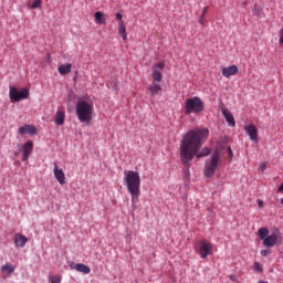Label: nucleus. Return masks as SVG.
Wrapping results in <instances>:
<instances>
[{
    "label": "nucleus",
    "instance_id": "nucleus-27",
    "mask_svg": "<svg viewBox=\"0 0 283 283\" xmlns=\"http://www.w3.org/2000/svg\"><path fill=\"white\" fill-rule=\"evenodd\" d=\"M254 271H256L258 273H262V265H260L259 262L254 263Z\"/></svg>",
    "mask_w": 283,
    "mask_h": 283
},
{
    "label": "nucleus",
    "instance_id": "nucleus-1",
    "mask_svg": "<svg viewBox=\"0 0 283 283\" xmlns=\"http://www.w3.org/2000/svg\"><path fill=\"white\" fill-rule=\"evenodd\" d=\"M209 138V129L207 128H195L188 132L180 144V158L184 165H189L193 158H205L211 154V148L205 147L201 151L205 140Z\"/></svg>",
    "mask_w": 283,
    "mask_h": 283
},
{
    "label": "nucleus",
    "instance_id": "nucleus-19",
    "mask_svg": "<svg viewBox=\"0 0 283 283\" xmlns=\"http://www.w3.org/2000/svg\"><path fill=\"white\" fill-rule=\"evenodd\" d=\"M57 72L62 75L65 76V74H70V72H72V64H61L57 67Z\"/></svg>",
    "mask_w": 283,
    "mask_h": 283
},
{
    "label": "nucleus",
    "instance_id": "nucleus-11",
    "mask_svg": "<svg viewBox=\"0 0 283 283\" xmlns=\"http://www.w3.org/2000/svg\"><path fill=\"white\" fill-rule=\"evenodd\" d=\"M244 130L250 137V140H254V143H258V127H255V125H247L244 126Z\"/></svg>",
    "mask_w": 283,
    "mask_h": 283
},
{
    "label": "nucleus",
    "instance_id": "nucleus-5",
    "mask_svg": "<svg viewBox=\"0 0 283 283\" xmlns=\"http://www.w3.org/2000/svg\"><path fill=\"white\" fill-rule=\"evenodd\" d=\"M205 112V102L198 96L187 98L185 104V114L189 116V114H200Z\"/></svg>",
    "mask_w": 283,
    "mask_h": 283
},
{
    "label": "nucleus",
    "instance_id": "nucleus-26",
    "mask_svg": "<svg viewBox=\"0 0 283 283\" xmlns=\"http://www.w3.org/2000/svg\"><path fill=\"white\" fill-rule=\"evenodd\" d=\"M208 11H209V7H205L203 11H202V14H201V17L199 19L200 25H205V14H207Z\"/></svg>",
    "mask_w": 283,
    "mask_h": 283
},
{
    "label": "nucleus",
    "instance_id": "nucleus-9",
    "mask_svg": "<svg viewBox=\"0 0 283 283\" xmlns=\"http://www.w3.org/2000/svg\"><path fill=\"white\" fill-rule=\"evenodd\" d=\"M69 266L72 271H77V273H84V275H88V273H92V269L83 263H74V261H71L69 263Z\"/></svg>",
    "mask_w": 283,
    "mask_h": 283
},
{
    "label": "nucleus",
    "instance_id": "nucleus-2",
    "mask_svg": "<svg viewBox=\"0 0 283 283\" xmlns=\"http://www.w3.org/2000/svg\"><path fill=\"white\" fill-rule=\"evenodd\" d=\"M124 182L128 193L132 196V205L134 209H136V202H138V198H140V174L134 170H125Z\"/></svg>",
    "mask_w": 283,
    "mask_h": 283
},
{
    "label": "nucleus",
    "instance_id": "nucleus-25",
    "mask_svg": "<svg viewBox=\"0 0 283 283\" xmlns=\"http://www.w3.org/2000/svg\"><path fill=\"white\" fill-rule=\"evenodd\" d=\"M61 274H56V275H50L49 276V281L51 283H61Z\"/></svg>",
    "mask_w": 283,
    "mask_h": 283
},
{
    "label": "nucleus",
    "instance_id": "nucleus-18",
    "mask_svg": "<svg viewBox=\"0 0 283 283\" xmlns=\"http://www.w3.org/2000/svg\"><path fill=\"white\" fill-rule=\"evenodd\" d=\"M64 123H65V112L57 111L55 113V125H57V127H61V125H64Z\"/></svg>",
    "mask_w": 283,
    "mask_h": 283
},
{
    "label": "nucleus",
    "instance_id": "nucleus-3",
    "mask_svg": "<svg viewBox=\"0 0 283 283\" xmlns=\"http://www.w3.org/2000/svg\"><path fill=\"white\" fill-rule=\"evenodd\" d=\"M94 114V106L85 101H80L76 104V115L80 123H90Z\"/></svg>",
    "mask_w": 283,
    "mask_h": 283
},
{
    "label": "nucleus",
    "instance_id": "nucleus-6",
    "mask_svg": "<svg viewBox=\"0 0 283 283\" xmlns=\"http://www.w3.org/2000/svg\"><path fill=\"white\" fill-rule=\"evenodd\" d=\"M260 240L263 241V247L272 248L282 242V238L277 233L273 232L269 235V229L261 228L258 231Z\"/></svg>",
    "mask_w": 283,
    "mask_h": 283
},
{
    "label": "nucleus",
    "instance_id": "nucleus-31",
    "mask_svg": "<svg viewBox=\"0 0 283 283\" xmlns=\"http://www.w3.org/2000/svg\"><path fill=\"white\" fill-rule=\"evenodd\" d=\"M260 171H265L266 170V163H263L260 167H259Z\"/></svg>",
    "mask_w": 283,
    "mask_h": 283
},
{
    "label": "nucleus",
    "instance_id": "nucleus-38",
    "mask_svg": "<svg viewBox=\"0 0 283 283\" xmlns=\"http://www.w3.org/2000/svg\"><path fill=\"white\" fill-rule=\"evenodd\" d=\"M14 155H15V156H19V153H15Z\"/></svg>",
    "mask_w": 283,
    "mask_h": 283
},
{
    "label": "nucleus",
    "instance_id": "nucleus-8",
    "mask_svg": "<svg viewBox=\"0 0 283 283\" xmlns=\"http://www.w3.org/2000/svg\"><path fill=\"white\" fill-rule=\"evenodd\" d=\"M197 253L202 260H207V258L213 253V244L209 243L207 240L199 241L197 245Z\"/></svg>",
    "mask_w": 283,
    "mask_h": 283
},
{
    "label": "nucleus",
    "instance_id": "nucleus-33",
    "mask_svg": "<svg viewBox=\"0 0 283 283\" xmlns=\"http://www.w3.org/2000/svg\"><path fill=\"white\" fill-rule=\"evenodd\" d=\"M116 19H118V21H123V14L122 13H116Z\"/></svg>",
    "mask_w": 283,
    "mask_h": 283
},
{
    "label": "nucleus",
    "instance_id": "nucleus-21",
    "mask_svg": "<svg viewBox=\"0 0 283 283\" xmlns=\"http://www.w3.org/2000/svg\"><path fill=\"white\" fill-rule=\"evenodd\" d=\"M14 266L10 263H6L4 265L1 266L2 273H6L7 276L12 275L14 273Z\"/></svg>",
    "mask_w": 283,
    "mask_h": 283
},
{
    "label": "nucleus",
    "instance_id": "nucleus-24",
    "mask_svg": "<svg viewBox=\"0 0 283 283\" xmlns=\"http://www.w3.org/2000/svg\"><path fill=\"white\" fill-rule=\"evenodd\" d=\"M41 6H43V0H33L32 3L28 2V7L31 10H36V9L41 8Z\"/></svg>",
    "mask_w": 283,
    "mask_h": 283
},
{
    "label": "nucleus",
    "instance_id": "nucleus-32",
    "mask_svg": "<svg viewBox=\"0 0 283 283\" xmlns=\"http://www.w3.org/2000/svg\"><path fill=\"white\" fill-rule=\"evenodd\" d=\"M229 277H230L231 282H238L237 275L231 274Z\"/></svg>",
    "mask_w": 283,
    "mask_h": 283
},
{
    "label": "nucleus",
    "instance_id": "nucleus-12",
    "mask_svg": "<svg viewBox=\"0 0 283 283\" xmlns=\"http://www.w3.org/2000/svg\"><path fill=\"white\" fill-rule=\"evenodd\" d=\"M53 174L57 182H60L61 185H65V172L63 171V169L59 168V165L56 164H54Z\"/></svg>",
    "mask_w": 283,
    "mask_h": 283
},
{
    "label": "nucleus",
    "instance_id": "nucleus-17",
    "mask_svg": "<svg viewBox=\"0 0 283 283\" xmlns=\"http://www.w3.org/2000/svg\"><path fill=\"white\" fill-rule=\"evenodd\" d=\"M19 134H21V135L31 134V136H32V135L36 134V127H34L32 125H24L19 128Z\"/></svg>",
    "mask_w": 283,
    "mask_h": 283
},
{
    "label": "nucleus",
    "instance_id": "nucleus-15",
    "mask_svg": "<svg viewBox=\"0 0 283 283\" xmlns=\"http://www.w3.org/2000/svg\"><path fill=\"white\" fill-rule=\"evenodd\" d=\"M14 244L17 248L23 249V247H25V244H28V238L23 234L17 233L14 235Z\"/></svg>",
    "mask_w": 283,
    "mask_h": 283
},
{
    "label": "nucleus",
    "instance_id": "nucleus-23",
    "mask_svg": "<svg viewBox=\"0 0 283 283\" xmlns=\"http://www.w3.org/2000/svg\"><path fill=\"white\" fill-rule=\"evenodd\" d=\"M153 80L154 83H160V81H163V73H160V71H158L156 67H154L153 71Z\"/></svg>",
    "mask_w": 283,
    "mask_h": 283
},
{
    "label": "nucleus",
    "instance_id": "nucleus-20",
    "mask_svg": "<svg viewBox=\"0 0 283 283\" xmlns=\"http://www.w3.org/2000/svg\"><path fill=\"white\" fill-rule=\"evenodd\" d=\"M94 17H95L96 23H98L99 25H105V23H107L105 20V13L97 11L94 13Z\"/></svg>",
    "mask_w": 283,
    "mask_h": 283
},
{
    "label": "nucleus",
    "instance_id": "nucleus-30",
    "mask_svg": "<svg viewBox=\"0 0 283 283\" xmlns=\"http://www.w3.org/2000/svg\"><path fill=\"white\" fill-rule=\"evenodd\" d=\"M155 70L158 67L159 70H165V62H159L157 65L154 66Z\"/></svg>",
    "mask_w": 283,
    "mask_h": 283
},
{
    "label": "nucleus",
    "instance_id": "nucleus-34",
    "mask_svg": "<svg viewBox=\"0 0 283 283\" xmlns=\"http://www.w3.org/2000/svg\"><path fill=\"white\" fill-rule=\"evenodd\" d=\"M228 154H229L230 158H231V156H233V150H231V146L228 147Z\"/></svg>",
    "mask_w": 283,
    "mask_h": 283
},
{
    "label": "nucleus",
    "instance_id": "nucleus-10",
    "mask_svg": "<svg viewBox=\"0 0 283 283\" xmlns=\"http://www.w3.org/2000/svg\"><path fill=\"white\" fill-rule=\"evenodd\" d=\"M33 147H34V144L32 143V140H28L23 145V147H22V153H23L22 163L28 161V158H30V154H32Z\"/></svg>",
    "mask_w": 283,
    "mask_h": 283
},
{
    "label": "nucleus",
    "instance_id": "nucleus-13",
    "mask_svg": "<svg viewBox=\"0 0 283 283\" xmlns=\"http://www.w3.org/2000/svg\"><path fill=\"white\" fill-rule=\"evenodd\" d=\"M238 72H239L238 66L230 65L228 67L222 69V76H224L226 78H229L230 76H235Z\"/></svg>",
    "mask_w": 283,
    "mask_h": 283
},
{
    "label": "nucleus",
    "instance_id": "nucleus-14",
    "mask_svg": "<svg viewBox=\"0 0 283 283\" xmlns=\"http://www.w3.org/2000/svg\"><path fill=\"white\" fill-rule=\"evenodd\" d=\"M221 113L223 114L227 123H229L230 127H235V118H233V114H231V112L224 107L221 109Z\"/></svg>",
    "mask_w": 283,
    "mask_h": 283
},
{
    "label": "nucleus",
    "instance_id": "nucleus-7",
    "mask_svg": "<svg viewBox=\"0 0 283 283\" xmlns=\"http://www.w3.org/2000/svg\"><path fill=\"white\" fill-rule=\"evenodd\" d=\"M30 97V90L22 88L21 91L17 90V86H11L9 90V98L11 103H19Z\"/></svg>",
    "mask_w": 283,
    "mask_h": 283
},
{
    "label": "nucleus",
    "instance_id": "nucleus-29",
    "mask_svg": "<svg viewBox=\"0 0 283 283\" xmlns=\"http://www.w3.org/2000/svg\"><path fill=\"white\" fill-rule=\"evenodd\" d=\"M261 255H263V258H266V255H271V250H261Z\"/></svg>",
    "mask_w": 283,
    "mask_h": 283
},
{
    "label": "nucleus",
    "instance_id": "nucleus-16",
    "mask_svg": "<svg viewBox=\"0 0 283 283\" xmlns=\"http://www.w3.org/2000/svg\"><path fill=\"white\" fill-rule=\"evenodd\" d=\"M148 91L150 92L151 96H157L163 92V86L159 83L153 82L151 85L148 86Z\"/></svg>",
    "mask_w": 283,
    "mask_h": 283
},
{
    "label": "nucleus",
    "instance_id": "nucleus-22",
    "mask_svg": "<svg viewBox=\"0 0 283 283\" xmlns=\"http://www.w3.org/2000/svg\"><path fill=\"white\" fill-rule=\"evenodd\" d=\"M118 30L123 41H127V29L125 28V22L119 21Z\"/></svg>",
    "mask_w": 283,
    "mask_h": 283
},
{
    "label": "nucleus",
    "instance_id": "nucleus-4",
    "mask_svg": "<svg viewBox=\"0 0 283 283\" xmlns=\"http://www.w3.org/2000/svg\"><path fill=\"white\" fill-rule=\"evenodd\" d=\"M222 167V156L220 155L219 151H214L210 159L206 161L205 166V176L206 178H211L214 174L216 170Z\"/></svg>",
    "mask_w": 283,
    "mask_h": 283
},
{
    "label": "nucleus",
    "instance_id": "nucleus-37",
    "mask_svg": "<svg viewBox=\"0 0 283 283\" xmlns=\"http://www.w3.org/2000/svg\"><path fill=\"white\" fill-rule=\"evenodd\" d=\"M281 205H283V198H281Z\"/></svg>",
    "mask_w": 283,
    "mask_h": 283
},
{
    "label": "nucleus",
    "instance_id": "nucleus-28",
    "mask_svg": "<svg viewBox=\"0 0 283 283\" xmlns=\"http://www.w3.org/2000/svg\"><path fill=\"white\" fill-rule=\"evenodd\" d=\"M279 36H280L279 43H280L281 45H283V28L280 30Z\"/></svg>",
    "mask_w": 283,
    "mask_h": 283
},
{
    "label": "nucleus",
    "instance_id": "nucleus-36",
    "mask_svg": "<svg viewBox=\"0 0 283 283\" xmlns=\"http://www.w3.org/2000/svg\"><path fill=\"white\" fill-rule=\"evenodd\" d=\"M279 191H280V192L283 191V184L279 187Z\"/></svg>",
    "mask_w": 283,
    "mask_h": 283
},
{
    "label": "nucleus",
    "instance_id": "nucleus-35",
    "mask_svg": "<svg viewBox=\"0 0 283 283\" xmlns=\"http://www.w3.org/2000/svg\"><path fill=\"white\" fill-rule=\"evenodd\" d=\"M258 205H259V207H264V201H262V200H258Z\"/></svg>",
    "mask_w": 283,
    "mask_h": 283
}]
</instances>
